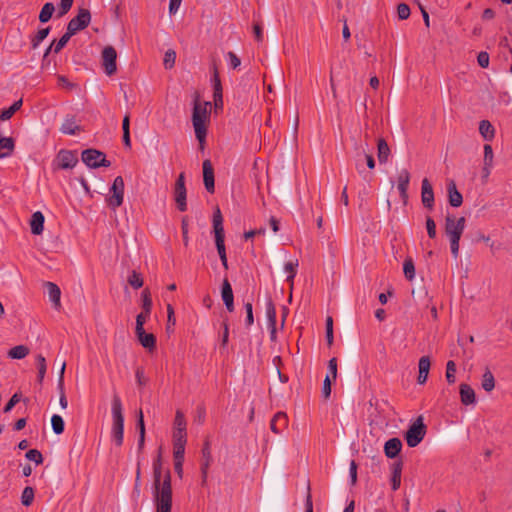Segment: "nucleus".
I'll return each mask as SVG.
<instances>
[{"instance_id":"nucleus-1","label":"nucleus","mask_w":512,"mask_h":512,"mask_svg":"<svg viewBox=\"0 0 512 512\" xmlns=\"http://www.w3.org/2000/svg\"><path fill=\"white\" fill-rule=\"evenodd\" d=\"M153 501L156 512H171L172 509V485L171 473L167 470L162 478L161 454L153 462Z\"/></svg>"},{"instance_id":"nucleus-2","label":"nucleus","mask_w":512,"mask_h":512,"mask_svg":"<svg viewBox=\"0 0 512 512\" xmlns=\"http://www.w3.org/2000/svg\"><path fill=\"white\" fill-rule=\"evenodd\" d=\"M210 105V102L201 103L198 99L194 101L192 124L195 136L199 141L201 148H203L207 135V123L210 119Z\"/></svg>"},{"instance_id":"nucleus-3","label":"nucleus","mask_w":512,"mask_h":512,"mask_svg":"<svg viewBox=\"0 0 512 512\" xmlns=\"http://www.w3.org/2000/svg\"><path fill=\"white\" fill-rule=\"evenodd\" d=\"M465 223L464 217L456 219L452 215H447L445 219V233L449 238L451 253L455 259L459 256V242L465 229Z\"/></svg>"},{"instance_id":"nucleus-4","label":"nucleus","mask_w":512,"mask_h":512,"mask_svg":"<svg viewBox=\"0 0 512 512\" xmlns=\"http://www.w3.org/2000/svg\"><path fill=\"white\" fill-rule=\"evenodd\" d=\"M111 414H112V428H111V436L112 440L117 446H121L123 444L124 438V416H123V407L121 399L118 395H114L111 404Z\"/></svg>"},{"instance_id":"nucleus-5","label":"nucleus","mask_w":512,"mask_h":512,"mask_svg":"<svg viewBox=\"0 0 512 512\" xmlns=\"http://www.w3.org/2000/svg\"><path fill=\"white\" fill-rule=\"evenodd\" d=\"M213 230L215 234V244L221 260V263L225 269L228 268V261L225 249V234L223 227V218L219 208H217L213 214Z\"/></svg>"},{"instance_id":"nucleus-6","label":"nucleus","mask_w":512,"mask_h":512,"mask_svg":"<svg viewBox=\"0 0 512 512\" xmlns=\"http://www.w3.org/2000/svg\"><path fill=\"white\" fill-rule=\"evenodd\" d=\"M213 230L215 234V244L221 260V263L225 269L228 268V261L225 249V234L223 227V218L219 208H217L213 214Z\"/></svg>"},{"instance_id":"nucleus-7","label":"nucleus","mask_w":512,"mask_h":512,"mask_svg":"<svg viewBox=\"0 0 512 512\" xmlns=\"http://www.w3.org/2000/svg\"><path fill=\"white\" fill-rule=\"evenodd\" d=\"M186 419L181 410H177L174 419L173 444L174 452L185 454V445L187 442Z\"/></svg>"},{"instance_id":"nucleus-8","label":"nucleus","mask_w":512,"mask_h":512,"mask_svg":"<svg viewBox=\"0 0 512 512\" xmlns=\"http://www.w3.org/2000/svg\"><path fill=\"white\" fill-rule=\"evenodd\" d=\"M426 435V426L423 417L419 416L408 428L404 438L409 447L414 448L421 443Z\"/></svg>"},{"instance_id":"nucleus-9","label":"nucleus","mask_w":512,"mask_h":512,"mask_svg":"<svg viewBox=\"0 0 512 512\" xmlns=\"http://www.w3.org/2000/svg\"><path fill=\"white\" fill-rule=\"evenodd\" d=\"M124 200V180L121 176H117L110 188V194L106 199L107 205L115 211L123 204Z\"/></svg>"},{"instance_id":"nucleus-10","label":"nucleus","mask_w":512,"mask_h":512,"mask_svg":"<svg viewBox=\"0 0 512 512\" xmlns=\"http://www.w3.org/2000/svg\"><path fill=\"white\" fill-rule=\"evenodd\" d=\"M82 161L90 168L109 167L110 161L103 152L95 149H86L82 152Z\"/></svg>"},{"instance_id":"nucleus-11","label":"nucleus","mask_w":512,"mask_h":512,"mask_svg":"<svg viewBox=\"0 0 512 512\" xmlns=\"http://www.w3.org/2000/svg\"><path fill=\"white\" fill-rule=\"evenodd\" d=\"M90 21V11L86 8H80L78 14L69 21L67 30L75 35L78 31L85 29L90 24Z\"/></svg>"},{"instance_id":"nucleus-12","label":"nucleus","mask_w":512,"mask_h":512,"mask_svg":"<svg viewBox=\"0 0 512 512\" xmlns=\"http://www.w3.org/2000/svg\"><path fill=\"white\" fill-rule=\"evenodd\" d=\"M186 187H185V175L184 173H180L174 187V198L177 205V208L184 212L187 210V203H186Z\"/></svg>"},{"instance_id":"nucleus-13","label":"nucleus","mask_w":512,"mask_h":512,"mask_svg":"<svg viewBox=\"0 0 512 512\" xmlns=\"http://www.w3.org/2000/svg\"><path fill=\"white\" fill-rule=\"evenodd\" d=\"M117 52L114 47L106 46L102 51V65L108 76L113 75L117 70Z\"/></svg>"},{"instance_id":"nucleus-14","label":"nucleus","mask_w":512,"mask_h":512,"mask_svg":"<svg viewBox=\"0 0 512 512\" xmlns=\"http://www.w3.org/2000/svg\"><path fill=\"white\" fill-rule=\"evenodd\" d=\"M57 167L60 169H71L77 162V154L69 150H60L56 156Z\"/></svg>"},{"instance_id":"nucleus-15","label":"nucleus","mask_w":512,"mask_h":512,"mask_svg":"<svg viewBox=\"0 0 512 512\" xmlns=\"http://www.w3.org/2000/svg\"><path fill=\"white\" fill-rule=\"evenodd\" d=\"M421 201H422V204L424 205V207H426L430 210L434 206V192H433L432 185L430 184V182L428 181L427 178H424L422 180Z\"/></svg>"},{"instance_id":"nucleus-16","label":"nucleus","mask_w":512,"mask_h":512,"mask_svg":"<svg viewBox=\"0 0 512 512\" xmlns=\"http://www.w3.org/2000/svg\"><path fill=\"white\" fill-rule=\"evenodd\" d=\"M410 182V173L407 169H402L397 177V188L400 197L404 202L408 199V186Z\"/></svg>"},{"instance_id":"nucleus-17","label":"nucleus","mask_w":512,"mask_h":512,"mask_svg":"<svg viewBox=\"0 0 512 512\" xmlns=\"http://www.w3.org/2000/svg\"><path fill=\"white\" fill-rule=\"evenodd\" d=\"M203 181L206 190L209 193H213L215 190L214 184V170L211 161L206 159L203 162Z\"/></svg>"},{"instance_id":"nucleus-18","label":"nucleus","mask_w":512,"mask_h":512,"mask_svg":"<svg viewBox=\"0 0 512 512\" xmlns=\"http://www.w3.org/2000/svg\"><path fill=\"white\" fill-rule=\"evenodd\" d=\"M221 295L223 302L229 312L234 311V296H233V290L231 287V284L229 283L228 279H224L222 283V290Z\"/></svg>"},{"instance_id":"nucleus-19","label":"nucleus","mask_w":512,"mask_h":512,"mask_svg":"<svg viewBox=\"0 0 512 512\" xmlns=\"http://www.w3.org/2000/svg\"><path fill=\"white\" fill-rule=\"evenodd\" d=\"M430 366H431V361L428 356H422L419 359V362H418L419 374L417 377L418 384L423 385L426 383V381L428 379V374L430 371Z\"/></svg>"},{"instance_id":"nucleus-20","label":"nucleus","mask_w":512,"mask_h":512,"mask_svg":"<svg viewBox=\"0 0 512 512\" xmlns=\"http://www.w3.org/2000/svg\"><path fill=\"white\" fill-rule=\"evenodd\" d=\"M402 442L399 438H391L384 445V453L387 458H395L401 451Z\"/></svg>"},{"instance_id":"nucleus-21","label":"nucleus","mask_w":512,"mask_h":512,"mask_svg":"<svg viewBox=\"0 0 512 512\" xmlns=\"http://www.w3.org/2000/svg\"><path fill=\"white\" fill-rule=\"evenodd\" d=\"M48 297L50 301L53 303L55 309H59L61 307V290L60 288L53 282H46L45 284Z\"/></svg>"},{"instance_id":"nucleus-22","label":"nucleus","mask_w":512,"mask_h":512,"mask_svg":"<svg viewBox=\"0 0 512 512\" xmlns=\"http://www.w3.org/2000/svg\"><path fill=\"white\" fill-rule=\"evenodd\" d=\"M287 424V415L283 412H278L272 418L270 428L275 434H279L286 428Z\"/></svg>"},{"instance_id":"nucleus-23","label":"nucleus","mask_w":512,"mask_h":512,"mask_svg":"<svg viewBox=\"0 0 512 512\" xmlns=\"http://www.w3.org/2000/svg\"><path fill=\"white\" fill-rule=\"evenodd\" d=\"M136 332V335H137V338L139 340V342L141 343V345L148 349V350H153L156 346V338L153 334L151 333H146L144 328H142V330H135Z\"/></svg>"},{"instance_id":"nucleus-24","label":"nucleus","mask_w":512,"mask_h":512,"mask_svg":"<svg viewBox=\"0 0 512 512\" xmlns=\"http://www.w3.org/2000/svg\"><path fill=\"white\" fill-rule=\"evenodd\" d=\"M449 203L453 207H459L462 205L463 197L461 193L457 190L454 181H450L447 185Z\"/></svg>"},{"instance_id":"nucleus-25","label":"nucleus","mask_w":512,"mask_h":512,"mask_svg":"<svg viewBox=\"0 0 512 512\" xmlns=\"http://www.w3.org/2000/svg\"><path fill=\"white\" fill-rule=\"evenodd\" d=\"M31 232L34 235H40L44 229V215L40 211H36L32 214L31 221Z\"/></svg>"},{"instance_id":"nucleus-26","label":"nucleus","mask_w":512,"mask_h":512,"mask_svg":"<svg viewBox=\"0 0 512 512\" xmlns=\"http://www.w3.org/2000/svg\"><path fill=\"white\" fill-rule=\"evenodd\" d=\"M202 456L204 459L201 464L202 484H205L207 480L208 468L212 460L211 451L208 444H205L204 448L202 449Z\"/></svg>"},{"instance_id":"nucleus-27","label":"nucleus","mask_w":512,"mask_h":512,"mask_svg":"<svg viewBox=\"0 0 512 512\" xmlns=\"http://www.w3.org/2000/svg\"><path fill=\"white\" fill-rule=\"evenodd\" d=\"M460 397H461V402L464 405L473 404V403H475V400H476L475 392L468 384L460 385Z\"/></svg>"},{"instance_id":"nucleus-28","label":"nucleus","mask_w":512,"mask_h":512,"mask_svg":"<svg viewBox=\"0 0 512 512\" xmlns=\"http://www.w3.org/2000/svg\"><path fill=\"white\" fill-rule=\"evenodd\" d=\"M14 147V140L11 137H0V158L10 156Z\"/></svg>"},{"instance_id":"nucleus-29","label":"nucleus","mask_w":512,"mask_h":512,"mask_svg":"<svg viewBox=\"0 0 512 512\" xmlns=\"http://www.w3.org/2000/svg\"><path fill=\"white\" fill-rule=\"evenodd\" d=\"M266 316L269 322V326L272 328L271 337L273 338L275 334L276 309L271 299H269L266 303Z\"/></svg>"},{"instance_id":"nucleus-30","label":"nucleus","mask_w":512,"mask_h":512,"mask_svg":"<svg viewBox=\"0 0 512 512\" xmlns=\"http://www.w3.org/2000/svg\"><path fill=\"white\" fill-rule=\"evenodd\" d=\"M65 367H66V364H65V362H63L61 369H60L59 379H58V388L60 391L59 404L62 409H66L68 406V401H67L65 393H64V384H63Z\"/></svg>"},{"instance_id":"nucleus-31","label":"nucleus","mask_w":512,"mask_h":512,"mask_svg":"<svg viewBox=\"0 0 512 512\" xmlns=\"http://www.w3.org/2000/svg\"><path fill=\"white\" fill-rule=\"evenodd\" d=\"M377 150H378V160L380 163H386L390 156V148L387 144V142L381 138L378 140L377 143Z\"/></svg>"},{"instance_id":"nucleus-32","label":"nucleus","mask_w":512,"mask_h":512,"mask_svg":"<svg viewBox=\"0 0 512 512\" xmlns=\"http://www.w3.org/2000/svg\"><path fill=\"white\" fill-rule=\"evenodd\" d=\"M479 132L485 140L489 141L493 139L495 131L488 120H482L479 123Z\"/></svg>"},{"instance_id":"nucleus-33","label":"nucleus","mask_w":512,"mask_h":512,"mask_svg":"<svg viewBox=\"0 0 512 512\" xmlns=\"http://www.w3.org/2000/svg\"><path fill=\"white\" fill-rule=\"evenodd\" d=\"M401 472H402V463H395L393 465L392 477H391V486L392 490L396 491L399 489L401 484Z\"/></svg>"},{"instance_id":"nucleus-34","label":"nucleus","mask_w":512,"mask_h":512,"mask_svg":"<svg viewBox=\"0 0 512 512\" xmlns=\"http://www.w3.org/2000/svg\"><path fill=\"white\" fill-rule=\"evenodd\" d=\"M22 99L14 102L9 108L4 109L0 114V120H9L22 106Z\"/></svg>"},{"instance_id":"nucleus-35","label":"nucleus","mask_w":512,"mask_h":512,"mask_svg":"<svg viewBox=\"0 0 512 512\" xmlns=\"http://www.w3.org/2000/svg\"><path fill=\"white\" fill-rule=\"evenodd\" d=\"M29 354V349L25 345H17L11 348L8 356L12 359H23Z\"/></svg>"},{"instance_id":"nucleus-36","label":"nucleus","mask_w":512,"mask_h":512,"mask_svg":"<svg viewBox=\"0 0 512 512\" xmlns=\"http://www.w3.org/2000/svg\"><path fill=\"white\" fill-rule=\"evenodd\" d=\"M54 11H55V7H54L53 3L48 2V3L44 4V6L42 7V9L39 13V21L41 23L48 22L51 19Z\"/></svg>"},{"instance_id":"nucleus-37","label":"nucleus","mask_w":512,"mask_h":512,"mask_svg":"<svg viewBox=\"0 0 512 512\" xmlns=\"http://www.w3.org/2000/svg\"><path fill=\"white\" fill-rule=\"evenodd\" d=\"M60 131L64 134L74 135L77 131H79V126L76 125L73 118H67L62 123Z\"/></svg>"},{"instance_id":"nucleus-38","label":"nucleus","mask_w":512,"mask_h":512,"mask_svg":"<svg viewBox=\"0 0 512 512\" xmlns=\"http://www.w3.org/2000/svg\"><path fill=\"white\" fill-rule=\"evenodd\" d=\"M122 130H123V143L125 147L131 148V140H130V117L129 115H125L122 122Z\"/></svg>"},{"instance_id":"nucleus-39","label":"nucleus","mask_w":512,"mask_h":512,"mask_svg":"<svg viewBox=\"0 0 512 512\" xmlns=\"http://www.w3.org/2000/svg\"><path fill=\"white\" fill-rule=\"evenodd\" d=\"M482 388L487 391V392H490L494 389L495 387V379H494V376L492 374V372L490 370H486L482 376Z\"/></svg>"},{"instance_id":"nucleus-40","label":"nucleus","mask_w":512,"mask_h":512,"mask_svg":"<svg viewBox=\"0 0 512 512\" xmlns=\"http://www.w3.org/2000/svg\"><path fill=\"white\" fill-rule=\"evenodd\" d=\"M403 272H404L405 277L409 281H412L415 278V265H414L412 258L408 257L404 260Z\"/></svg>"},{"instance_id":"nucleus-41","label":"nucleus","mask_w":512,"mask_h":512,"mask_svg":"<svg viewBox=\"0 0 512 512\" xmlns=\"http://www.w3.org/2000/svg\"><path fill=\"white\" fill-rule=\"evenodd\" d=\"M51 425L55 434L60 435L64 432L65 424L63 418L60 415L54 414L51 417Z\"/></svg>"},{"instance_id":"nucleus-42","label":"nucleus","mask_w":512,"mask_h":512,"mask_svg":"<svg viewBox=\"0 0 512 512\" xmlns=\"http://www.w3.org/2000/svg\"><path fill=\"white\" fill-rule=\"evenodd\" d=\"M298 260L289 261L284 265V271L287 273V281L293 283L297 273Z\"/></svg>"},{"instance_id":"nucleus-43","label":"nucleus","mask_w":512,"mask_h":512,"mask_svg":"<svg viewBox=\"0 0 512 512\" xmlns=\"http://www.w3.org/2000/svg\"><path fill=\"white\" fill-rule=\"evenodd\" d=\"M49 32V27L38 30L37 34L31 39L32 48L36 49L40 45V43L48 36Z\"/></svg>"},{"instance_id":"nucleus-44","label":"nucleus","mask_w":512,"mask_h":512,"mask_svg":"<svg viewBox=\"0 0 512 512\" xmlns=\"http://www.w3.org/2000/svg\"><path fill=\"white\" fill-rule=\"evenodd\" d=\"M142 308L146 312V316H150L152 309V299L148 289H145L142 292Z\"/></svg>"},{"instance_id":"nucleus-45","label":"nucleus","mask_w":512,"mask_h":512,"mask_svg":"<svg viewBox=\"0 0 512 512\" xmlns=\"http://www.w3.org/2000/svg\"><path fill=\"white\" fill-rule=\"evenodd\" d=\"M73 36V34L71 32H69L68 30H66L65 34L62 35V37L57 41H53L54 42V53H59L65 46L66 44L68 43V41L70 40V38Z\"/></svg>"},{"instance_id":"nucleus-46","label":"nucleus","mask_w":512,"mask_h":512,"mask_svg":"<svg viewBox=\"0 0 512 512\" xmlns=\"http://www.w3.org/2000/svg\"><path fill=\"white\" fill-rule=\"evenodd\" d=\"M36 360H37V368H38V376H37L38 382L42 383V381L45 377V374H46V369H47L46 360L42 355H38Z\"/></svg>"},{"instance_id":"nucleus-47","label":"nucleus","mask_w":512,"mask_h":512,"mask_svg":"<svg viewBox=\"0 0 512 512\" xmlns=\"http://www.w3.org/2000/svg\"><path fill=\"white\" fill-rule=\"evenodd\" d=\"M34 500V490L32 487H25L21 495V503L24 506H30Z\"/></svg>"},{"instance_id":"nucleus-48","label":"nucleus","mask_w":512,"mask_h":512,"mask_svg":"<svg viewBox=\"0 0 512 512\" xmlns=\"http://www.w3.org/2000/svg\"><path fill=\"white\" fill-rule=\"evenodd\" d=\"M128 283L134 288L139 289L143 286V278L141 274L136 272L135 270L128 277Z\"/></svg>"},{"instance_id":"nucleus-49","label":"nucleus","mask_w":512,"mask_h":512,"mask_svg":"<svg viewBox=\"0 0 512 512\" xmlns=\"http://www.w3.org/2000/svg\"><path fill=\"white\" fill-rule=\"evenodd\" d=\"M174 455V469L177 475L182 478L183 476V462H184V454L173 453Z\"/></svg>"},{"instance_id":"nucleus-50","label":"nucleus","mask_w":512,"mask_h":512,"mask_svg":"<svg viewBox=\"0 0 512 512\" xmlns=\"http://www.w3.org/2000/svg\"><path fill=\"white\" fill-rule=\"evenodd\" d=\"M212 72H213V75L211 78V82H212V86H213V92L222 91L221 80L219 77L217 66L215 64H213V66H212Z\"/></svg>"},{"instance_id":"nucleus-51","label":"nucleus","mask_w":512,"mask_h":512,"mask_svg":"<svg viewBox=\"0 0 512 512\" xmlns=\"http://www.w3.org/2000/svg\"><path fill=\"white\" fill-rule=\"evenodd\" d=\"M455 373L456 364L454 361L450 360L446 364V379L449 384H453L455 382Z\"/></svg>"},{"instance_id":"nucleus-52","label":"nucleus","mask_w":512,"mask_h":512,"mask_svg":"<svg viewBox=\"0 0 512 512\" xmlns=\"http://www.w3.org/2000/svg\"><path fill=\"white\" fill-rule=\"evenodd\" d=\"M494 154L491 145H484V158L483 165L485 166H493Z\"/></svg>"},{"instance_id":"nucleus-53","label":"nucleus","mask_w":512,"mask_h":512,"mask_svg":"<svg viewBox=\"0 0 512 512\" xmlns=\"http://www.w3.org/2000/svg\"><path fill=\"white\" fill-rule=\"evenodd\" d=\"M176 60V52L172 49H169L165 52L164 55V66L166 69H170L174 66Z\"/></svg>"},{"instance_id":"nucleus-54","label":"nucleus","mask_w":512,"mask_h":512,"mask_svg":"<svg viewBox=\"0 0 512 512\" xmlns=\"http://www.w3.org/2000/svg\"><path fill=\"white\" fill-rule=\"evenodd\" d=\"M25 457L28 460L35 462L37 465L43 463V456H42L41 452L37 449H31V450L27 451Z\"/></svg>"},{"instance_id":"nucleus-55","label":"nucleus","mask_w":512,"mask_h":512,"mask_svg":"<svg viewBox=\"0 0 512 512\" xmlns=\"http://www.w3.org/2000/svg\"><path fill=\"white\" fill-rule=\"evenodd\" d=\"M333 319L331 316H328L326 318V340L328 346H331L333 344Z\"/></svg>"},{"instance_id":"nucleus-56","label":"nucleus","mask_w":512,"mask_h":512,"mask_svg":"<svg viewBox=\"0 0 512 512\" xmlns=\"http://www.w3.org/2000/svg\"><path fill=\"white\" fill-rule=\"evenodd\" d=\"M327 369H328L327 375H329V379L336 380L338 368H337V359L335 357L331 358L328 361Z\"/></svg>"},{"instance_id":"nucleus-57","label":"nucleus","mask_w":512,"mask_h":512,"mask_svg":"<svg viewBox=\"0 0 512 512\" xmlns=\"http://www.w3.org/2000/svg\"><path fill=\"white\" fill-rule=\"evenodd\" d=\"M410 8L407 4L401 3L397 6V15L400 20H406L410 16Z\"/></svg>"},{"instance_id":"nucleus-58","label":"nucleus","mask_w":512,"mask_h":512,"mask_svg":"<svg viewBox=\"0 0 512 512\" xmlns=\"http://www.w3.org/2000/svg\"><path fill=\"white\" fill-rule=\"evenodd\" d=\"M226 59L229 63V66L232 68V69H236L238 68L240 65H241V60L239 59V57L232 51H229L227 52L226 54Z\"/></svg>"},{"instance_id":"nucleus-59","label":"nucleus","mask_w":512,"mask_h":512,"mask_svg":"<svg viewBox=\"0 0 512 512\" xmlns=\"http://www.w3.org/2000/svg\"><path fill=\"white\" fill-rule=\"evenodd\" d=\"M244 308H245V311H246L245 324H246L247 327H250L254 323L252 303L251 302L245 303Z\"/></svg>"},{"instance_id":"nucleus-60","label":"nucleus","mask_w":512,"mask_h":512,"mask_svg":"<svg viewBox=\"0 0 512 512\" xmlns=\"http://www.w3.org/2000/svg\"><path fill=\"white\" fill-rule=\"evenodd\" d=\"M167 331H170L172 329V327L175 325L176 323V320H175V316H174V309L172 307V305L168 304L167 305Z\"/></svg>"},{"instance_id":"nucleus-61","label":"nucleus","mask_w":512,"mask_h":512,"mask_svg":"<svg viewBox=\"0 0 512 512\" xmlns=\"http://www.w3.org/2000/svg\"><path fill=\"white\" fill-rule=\"evenodd\" d=\"M426 229H427L428 236L430 238L433 239L436 237V224L431 217H427V219H426Z\"/></svg>"},{"instance_id":"nucleus-62","label":"nucleus","mask_w":512,"mask_h":512,"mask_svg":"<svg viewBox=\"0 0 512 512\" xmlns=\"http://www.w3.org/2000/svg\"><path fill=\"white\" fill-rule=\"evenodd\" d=\"M331 395V379H329V375H326L323 381L322 387V396L325 399H328Z\"/></svg>"},{"instance_id":"nucleus-63","label":"nucleus","mask_w":512,"mask_h":512,"mask_svg":"<svg viewBox=\"0 0 512 512\" xmlns=\"http://www.w3.org/2000/svg\"><path fill=\"white\" fill-rule=\"evenodd\" d=\"M73 0H61L59 7V17L64 16L72 7Z\"/></svg>"},{"instance_id":"nucleus-64","label":"nucleus","mask_w":512,"mask_h":512,"mask_svg":"<svg viewBox=\"0 0 512 512\" xmlns=\"http://www.w3.org/2000/svg\"><path fill=\"white\" fill-rule=\"evenodd\" d=\"M477 62L480 67L487 68L489 66V54L487 52H480L477 56Z\"/></svg>"}]
</instances>
